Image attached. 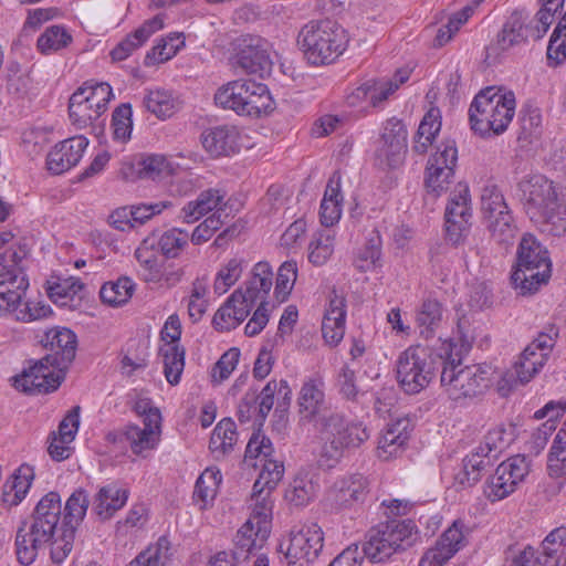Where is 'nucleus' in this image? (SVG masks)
Returning <instances> with one entry per match:
<instances>
[{"mask_svg":"<svg viewBox=\"0 0 566 566\" xmlns=\"http://www.w3.org/2000/svg\"><path fill=\"white\" fill-rule=\"evenodd\" d=\"M297 408L303 421H315L321 447L317 462L332 469L344 458L346 450L365 443L370 432L360 421H349L339 413L321 415L325 409L324 380L319 375L306 378L298 391Z\"/></svg>","mask_w":566,"mask_h":566,"instance_id":"obj_1","label":"nucleus"},{"mask_svg":"<svg viewBox=\"0 0 566 566\" xmlns=\"http://www.w3.org/2000/svg\"><path fill=\"white\" fill-rule=\"evenodd\" d=\"M459 343L444 340L440 348L443 359L440 382L452 400L474 397L488 389L494 379L495 370L489 365L462 366V356L468 353L476 335L464 318L458 324Z\"/></svg>","mask_w":566,"mask_h":566,"instance_id":"obj_2","label":"nucleus"},{"mask_svg":"<svg viewBox=\"0 0 566 566\" xmlns=\"http://www.w3.org/2000/svg\"><path fill=\"white\" fill-rule=\"evenodd\" d=\"M521 201L530 219L553 235L566 233V199L543 175L525 177L518 184Z\"/></svg>","mask_w":566,"mask_h":566,"instance_id":"obj_3","label":"nucleus"},{"mask_svg":"<svg viewBox=\"0 0 566 566\" xmlns=\"http://www.w3.org/2000/svg\"><path fill=\"white\" fill-rule=\"evenodd\" d=\"M74 526L32 517L29 527H20L15 536V553L21 565H31L39 552L51 545V559L61 564L71 553L74 543Z\"/></svg>","mask_w":566,"mask_h":566,"instance_id":"obj_4","label":"nucleus"},{"mask_svg":"<svg viewBox=\"0 0 566 566\" xmlns=\"http://www.w3.org/2000/svg\"><path fill=\"white\" fill-rule=\"evenodd\" d=\"M516 97L503 86L482 90L469 108L471 128L481 136L504 133L515 115Z\"/></svg>","mask_w":566,"mask_h":566,"instance_id":"obj_5","label":"nucleus"},{"mask_svg":"<svg viewBox=\"0 0 566 566\" xmlns=\"http://www.w3.org/2000/svg\"><path fill=\"white\" fill-rule=\"evenodd\" d=\"M297 44L310 64L327 65L347 50L349 35L346 29L334 20H312L300 30Z\"/></svg>","mask_w":566,"mask_h":566,"instance_id":"obj_6","label":"nucleus"},{"mask_svg":"<svg viewBox=\"0 0 566 566\" xmlns=\"http://www.w3.org/2000/svg\"><path fill=\"white\" fill-rule=\"evenodd\" d=\"M558 331L549 326L524 348L514 361L512 370L505 371L497 381V390L506 396L517 385L528 384L548 361L556 344Z\"/></svg>","mask_w":566,"mask_h":566,"instance_id":"obj_7","label":"nucleus"},{"mask_svg":"<svg viewBox=\"0 0 566 566\" xmlns=\"http://www.w3.org/2000/svg\"><path fill=\"white\" fill-rule=\"evenodd\" d=\"M214 103L241 116L259 117L273 109V98L268 86L253 80H233L214 93Z\"/></svg>","mask_w":566,"mask_h":566,"instance_id":"obj_8","label":"nucleus"},{"mask_svg":"<svg viewBox=\"0 0 566 566\" xmlns=\"http://www.w3.org/2000/svg\"><path fill=\"white\" fill-rule=\"evenodd\" d=\"M271 491L253 486L250 496V517L235 536L237 548L247 555L260 549L270 536L273 501Z\"/></svg>","mask_w":566,"mask_h":566,"instance_id":"obj_9","label":"nucleus"},{"mask_svg":"<svg viewBox=\"0 0 566 566\" xmlns=\"http://www.w3.org/2000/svg\"><path fill=\"white\" fill-rule=\"evenodd\" d=\"M114 98L112 86L106 82H85L70 97L69 115L73 125L82 129L98 119Z\"/></svg>","mask_w":566,"mask_h":566,"instance_id":"obj_10","label":"nucleus"},{"mask_svg":"<svg viewBox=\"0 0 566 566\" xmlns=\"http://www.w3.org/2000/svg\"><path fill=\"white\" fill-rule=\"evenodd\" d=\"M397 380L407 394H418L434 378L436 367L429 352L420 346H409L397 358Z\"/></svg>","mask_w":566,"mask_h":566,"instance_id":"obj_11","label":"nucleus"},{"mask_svg":"<svg viewBox=\"0 0 566 566\" xmlns=\"http://www.w3.org/2000/svg\"><path fill=\"white\" fill-rule=\"evenodd\" d=\"M323 546L322 527L311 523L291 531L280 541L277 549L290 566H310L318 558Z\"/></svg>","mask_w":566,"mask_h":566,"instance_id":"obj_12","label":"nucleus"},{"mask_svg":"<svg viewBox=\"0 0 566 566\" xmlns=\"http://www.w3.org/2000/svg\"><path fill=\"white\" fill-rule=\"evenodd\" d=\"M411 535L412 527L405 521L378 524L366 534L363 553L373 563L384 562L397 552Z\"/></svg>","mask_w":566,"mask_h":566,"instance_id":"obj_13","label":"nucleus"},{"mask_svg":"<svg viewBox=\"0 0 566 566\" xmlns=\"http://www.w3.org/2000/svg\"><path fill=\"white\" fill-rule=\"evenodd\" d=\"M530 473L525 455L516 454L502 461L483 486L485 497L494 503L512 495L524 483Z\"/></svg>","mask_w":566,"mask_h":566,"instance_id":"obj_14","label":"nucleus"},{"mask_svg":"<svg viewBox=\"0 0 566 566\" xmlns=\"http://www.w3.org/2000/svg\"><path fill=\"white\" fill-rule=\"evenodd\" d=\"M65 367L57 365L51 356L36 360L28 369L12 378V386L24 394H49L55 391L63 378Z\"/></svg>","mask_w":566,"mask_h":566,"instance_id":"obj_15","label":"nucleus"},{"mask_svg":"<svg viewBox=\"0 0 566 566\" xmlns=\"http://www.w3.org/2000/svg\"><path fill=\"white\" fill-rule=\"evenodd\" d=\"M481 210L494 240L510 242L515 235V226L503 195L495 185H486L481 191Z\"/></svg>","mask_w":566,"mask_h":566,"instance_id":"obj_16","label":"nucleus"},{"mask_svg":"<svg viewBox=\"0 0 566 566\" xmlns=\"http://www.w3.org/2000/svg\"><path fill=\"white\" fill-rule=\"evenodd\" d=\"M181 331V321L177 314L169 315L160 331L159 355L165 377L170 385L179 384L185 367V349L179 343Z\"/></svg>","mask_w":566,"mask_h":566,"instance_id":"obj_17","label":"nucleus"},{"mask_svg":"<svg viewBox=\"0 0 566 566\" xmlns=\"http://www.w3.org/2000/svg\"><path fill=\"white\" fill-rule=\"evenodd\" d=\"M161 439V424L157 417H150L148 423L138 426L129 423L122 430L107 434V441L113 444H125L130 451L143 459L148 458L159 446Z\"/></svg>","mask_w":566,"mask_h":566,"instance_id":"obj_18","label":"nucleus"},{"mask_svg":"<svg viewBox=\"0 0 566 566\" xmlns=\"http://www.w3.org/2000/svg\"><path fill=\"white\" fill-rule=\"evenodd\" d=\"M458 148L453 140H443L426 165L424 186L429 192L441 195L454 177Z\"/></svg>","mask_w":566,"mask_h":566,"instance_id":"obj_19","label":"nucleus"},{"mask_svg":"<svg viewBox=\"0 0 566 566\" xmlns=\"http://www.w3.org/2000/svg\"><path fill=\"white\" fill-rule=\"evenodd\" d=\"M446 232L452 244L460 243L469 233L472 217L471 193L468 184L458 182L446 207Z\"/></svg>","mask_w":566,"mask_h":566,"instance_id":"obj_20","label":"nucleus"},{"mask_svg":"<svg viewBox=\"0 0 566 566\" xmlns=\"http://www.w3.org/2000/svg\"><path fill=\"white\" fill-rule=\"evenodd\" d=\"M233 63L248 74L262 75L272 66L271 44L259 35L244 34L233 42Z\"/></svg>","mask_w":566,"mask_h":566,"instance_id":"obj_21","label":"nucleus"},{"mask_svg":"<svg viewBox=\"0 0 566 566\" xmlns=\"http://www.w3.org/2000/svg\"><path fill=\"white\" fill-rule=\"evenodd\" d=\"M407 151V129L397 118L386 122L376 156L386 167L395 168L402 164Z\"/></svg>","mask_w":566,"mask_h":566,"instance_id":"obj_22","label":"nucleus"},{"mask_svg":"<svg viewBox=\"0 0 566 566\" xmlns=\"http://www.w3.org/2000/svg\"><path fill=\"white\" fill-rule=\"evenodd\" d=\"M88 144V139L83 135L57 143L46 156L48 169L54 175H60L75 167L83 158Z\"/></svg>","mask_w":566,"mask_h":566,"instance_id":"obj_23","label":"nucleus"},{"mask_svg":"<svg viewBox=\"0 0 566 566\" xmlns=\"http://www.w3.org/2000/svg\"><path fill=\"white\" fill-rule=\"evenodd\" d=\"M368 492L367 479L358 473L338 478L328 492V500L337 510L363 502Z\"/></svg>","mask_w":566,"mask_h":566,"instance_id":"obj_24","label":"nucleus"},{"mask_svg":"<svg viewBox=\"0 0 566 566\" xmlns=\"http://www.w3.org/2000/svg\"><path fill=\"white\" fill-rule=\"evenodd\" d=\"M129 490L119 482H109L96 491L92 500V512L101 521L111 520L127 503Z\"/></svg>","mask_w":566,"mask_h":566,"instance_id":"obj_25","label":"nucleus"},{"mask_svg":"<svg viewBox=\"0 0 566 566\" xmlns=\"http://www.w3.org/2000/svg\"><path fill=\"white\" fill-rule=\"evenodd\" d=\"M252 307L251 298H245L243 289H238L216 312L213 325L220 332L234 329L248 317Z\"/></svg>","mask_w":566,"mask_h":566,"instance_id":"obj_26","label":"nucleus"},{"mask_svg":"<svg viewBox=\"0 0 566 566\" xmlns=\"http://www.w3.org/2000/svg\"><path fill=\"white\" fill-rule=\"evenodd\" d=\"M346 328V303L345 298L333 293L325 308L322 321V335L325 343L331 346H337L345 335Z\"/></svg>","mask_w":566,"mask_h":566,"instance_id":"obj_27","label":"nucleus"},{"mask_svg":"<svg viewBox=\"0 0 566 566\" xmlns=\"http://www.w3.org/2000/svg\"><path fill=\"white\" fill-rule=\"evenodd\" d=\"M410 432L411 424L408 419L399 418L388 423L378 440V457L382 460H390L401 454L410 438Z\"/></svg>","mask_w":566,"mask_h":566,"instance_id":"obj_28","label":"nucleus"},{"mask_svg":"<svg viewBox=\"0 0 566 566\" xmlns=\"http://www.w3.org/2000/svg\"><path fill=\"white\" fill-rule=\"evenodd\" d=\"M84 285L78 277L51 275L46 282L50 300L61 307L75 310L80 306Z\"/></svg>","mask_w":566,"mask_h":566,"instance_id":"obj_29","label":"nucleus"},{"mask_svg":"<svg viewBox=\"0 0 566 566\" xmlns=\"http://www.w3.org/2000/svg\"><path fill=\"white\" fill-rule=\"evenodd\" d=\"M42 343L44 347L51 352L46 356H51L57 365H62L66 368L75 357L77 344L76 335L66 327L49 329Z\"/></svg>","mask_w":566,"mask_h":566,"instance_id":"obj_30","label":"nucleus"},{"mask_svg":"<svg viewBox=\"0 0 566 566\" xmlns=\"http://www.w3.org/2000/svg\"><path fill=\"white\" fill-rule=\"evenodd\" d=\"M165 27V17L157 14L146 20L138 29L122 40L111 52L114 61H124L136 50L143 46L147 40Z\"/></svg>","mask_w":566,"mask_h":566,"instance_id":"obj_31","label":"nucleus"},{"mask_svg":"<svg viewBox=\"0 0 566 566\" xmlns=\"http://www.w3.org/2000/svg\"><path fill=\"white\" fill-rule=\"evenodd\" d=\"M226 193L220 189L202 191L195 200L187 202L180 210V219L186 223H193L209 212L221 214Z\"/></svg>","mask_w":566,"mask_h":566,"instance_id":"obj_32","label":"nucleus"},{"mask_svg":"<svg viewBox=\"0 0 566 566\" xmlns=\"http://www.w3.org/2000/svg\"><path fill=\"white\" fill-rule=\"evenodd\" d=\"M240 133L234 126H218L201 135L203 148L211 156H228L239 150Z\"/></svg>","mask_w":566,"mask_h":566,"instance_id":"obj_33","label":"nucleus"},{"mask_svg":"<svg viewBox=\"0 0 566 566\" xmlns=\"http://www.w3.org/2000/svg\"><path fill=\"white\" fill-rule=\"evenodd\" d=\"M29 287L28 276L0 279V317L14 318Z\"/></svg>","mask_w":566,"mask_h":566,"instance_id":"obj_34","label":"nucleus"},{"mask_svg":"<svg viewBox=\"0 0 566 566\" xmlns=\"http://www.w3.org/2000/svg\"><path fill=\"white\" fill-rule=\"evenodd\" d=\"M444 314L446 310L438 300H423L415 311V323L420 337H434L444 322Z\"/></svg>","mask_w":566,"mask_h":566,"instance_id":"obj_35","label":"nucleus"},{"mask_svg":"<svg viewBox=\"0 0 566 566\" xmlns=\"http://www.w3.org/2000/svg\"><path fill=\"white\" fill-rule=\"evenodd\" d=\"M344 196L340 188V176L334 172L328 180L319 207V221L325 228L338 223L343 213Z\"/></svg>","mask_w":566,"mask_h":566,"instance_id":"obj_36","label":"nucleus"},{"mask_svg":"<svg viewBox=\"0 0 566 566\" xmlns=\"http://www.w3.org/2000/svg\"><path fill=\"white\" fill-rule=\"evenodd\" d=\"M34 476L33 467L21 464L3 484L2 502L9 507L19 505L29 493Z\"/></svg>","mask_w":566,"mask_h":566,"instance_id":"obj_37","label":"nucleus"},{"mask_svg":"<svg viewBox=\"0 0 566 566\" xmlns=\"http://www.w3.org/2000/svg\"><path fill=\"white\" fill-rule=\"evenodd\" d=\"M136 170V178L163 180L177 172L179 164L164 155H148L139 158L129 167Z\"/></svg>","mask_w":566,"mask_h":566,"instance_id":"obj_38","label":"nucleus"},{"mask_svg":"<svg viewBox=\"0 0 566 566\" xmlns=\"http://www.w3.org/2000/svg\"><path fill=\"white\" fill-rule=\"evenodd\" d=\"M409 69H400L390 77L369 78L366 81L369 88V104L380 107L382 104L410 77Z\"/></svg>","mask_w":566,"mask_h":566,"instance_id":"obj_39","label":"nucleus"},{"mask_svg":"<svg viewBox=\"0 0 566 566\" xmlns=\"http://www.w3.org/2000/svg\"><path fill=\"white\" fill-rule=\"evenodd\" d=\"M273 284V272L269 263H256L251 272V277L244 283L243 296L251 298V304L254 305L258 301L264 302Z\"/></svg>","mask_w":566,"mask_h":566,"instance_id":"obj_40","label":"nucleus"},{"mask_svg":"<svg viewBox=\"0 0 566 566\" xmlns=\"http://www.w3.org/2000/svg\"><path fill=\"white\" fill-rule=\"evenodd\" d=\"M516 265L537 266L539 269L542 268L543 271L547 268L552 269L547 250L530 233H525L520 241L516 251Z\"/></svg>","mask_w":566,"mask_h":566,"instance_id":"obj_41","label":"nucleus"},{"mask_svg":"<svg viewBox=\"0 0 566 566\" xmlns=\"http://www.w3.org/2000/svg\"><path fill=\"white\" fill-rule=\"evenodd\" d=\"M551 271L552 269L549 268L543 271L542 268L539 269L537 266L515 265L511 275L512 285L518 294H533L548 282Z\"/></svg>","mask_w":566,"mask_h":566,"instance_id":"obj_42","label":"nucleus"},{"mask_svg":"<svg viewBox=\"0 0 566 566\" xmlns=\"http://www.w3.org/2000/svg\"><path fill=\"white\" fill-rule=\"evenodd\" d=\"M526 20L527 17L520 11L513 12L507 18L496 39V45L501 51H506L526 42L530 38Z\"/></svg>","mask_w":566,"mask_h":566,"instance_id":"obj_43","label":"nucleus"},{"mask_svg":"<svg viewBox=\"0 0 566 566\" xmlns=\"http://www.w3.org/2000/svg\"><path fill=\"white\" fill-rule=\"evenodd\" d=\"M28 251L21 244L13 242V238L0 250V279L13 275L27 276L24 272Z\"/></svg>","mask_w":566,"mask_h":566,"instance_id":"obj_44","label":"nucleus"},{"mask_svg":"<svg viewBox=\"0 0 566 566\" xmlns=\"http://www.w3.org/2000/svg\"><path fill=\"white\" fill-rule=\"evenodd\" d=\"M222 475L217 468H207L197 479L193 500L201 510L207 509L214 501Z\"/></svg>","mask_w":566,"mask_h":566,"instance_id":"obj_45","label":"nucleus"},{"mask_svg":"<svg viewBox=\"0 0 566 566\" xmlns=\"http://www.w3.org/2000/svg\"><path fill=\"white\" fill-rule=\"evenodd\" d=\"M335 231L321 229L313 233L308 243V261L316 265H324L333 255L335 248Z\"/></svg>","mask_w":566,"mask_h":566,"instance_id":"obj_46","label":"nucleus"},{"mask_svg":"<svg viewBox=\"0 0 566 566\" xmlns=\"http://www.w3.org/2000/svg\"><path fill=\"white\" fill-rule=\"evenodd\" d=\"M171 560V544L166 536H161L133 559L128 566H169Z\"/></svg>","mask_w":566,"mask_h":566,"instance_id":"obj_47","label":"nucleus"},{"mask_svg":"<svg viewBox=\"0 0 566 566\" xmlns=\"http://www.w3.org/2000/svg\"><path fill=\"white\" fill-rule=\"evenodd\" d=\"M317 493V485L308 472H298L285 491V499L294 506L307 505Z\"/></svg>","mask_w":566,"mask_h":566,"instance_id":"obj_48","label":"nucleus"},{"mask_svg":"<svg viewBox=\"0 0 566 566\" xmlns=\"http://www.w3.org/2000/svg\"><path fill=\"white\" fill-rule=\"evenodd\" d=\"M441 129V115L437 107H431L423 116L415 137V151L424 154Z\"/></svg>","mask_w":566,"mask_h":566,"instance_id":"obj_49","label":"nucleus"},{"mask_svg":"<svg viewBox=\"0 0 566 566\" xmlns=\"http://www.w3.org/2000/svg\"><path fill=\"white\" fill-rule=\"evenodd\" d=\"M136 284L127 276L109 281L102 285L99 295L105 304L118 307L126 304L135 292Z\"/></svg>","mask_w":566,"mask_h":566,"instance_id":"obj_50","label":"nucleus"},{"mask_svg":"<svg viewBox=\"0 0 566 566\" xmlns=\"http://www.w3.org/2000/svg\"><path fill=\"white\" fill-rule=\"evenodd\" d=\"M471 527L463 518L454 520L437 539L449 553L455 556L469 544Z\"/></svg>","mask_w":566,"mask_h":566,"instance_id":"obj_51","label":"nucleus"},{"mask_svg":"<svg viewBox=\"0 0 566 566\" xmlns=\"http://www.w3.org/2000/svg\"><path fill=\"white\" fill-rule=\"evenodd\" d=\"M73 41L71 33L63 25H51L36 40V49L44 55L56 53L67 48Z\"/></svg>","mask_w":566,"mask_h":566,"instance_id":"obj_52","label":"nucleus"},{"mask_svg":"<svg viewBox=\"0 0 566 566\" xmlns=\"http://www.w3.org/2000/svg\"><path fill=\"white\" fill-rule=\"evenodd\" d=\"M144 106L158 118H166L174 114L177 101L170 91L165 88H149L144 96Z\"/></svg>","mask_w":566,"mask_h":566,"instance_id":"obj_53","label":"nucleus"},{"mask_svg":"<svg viewBox=\"0 0 566 566\" xmlns=\"http://www.w3.org/2000/svg\"><path fill=\"white\" fill-rule=\"evenodd\" d=\"M514 428L512 426L499 424L488 431L484 440L480 443L479 450L483 454L495 458L514 441Z\"/></svg>","mask_w":566,"mask_h":566,"instance_id":"obj_54","label":"nucleus"},{"mask_svg":"<svg viewBox=\"0 0 566 566\" xmlns=\"http://www.w3.org/2000/svg\"><path fill=\"white\" fill-rule=\"evenodd\" d=\"M490 454H483L478 447L463 459V468L457 474V481L463 486L475 484L480 480L482 472L490 464Z\"/></svg>","mask_w":566,"mask_h":566,"instance_id":"obj_55","label":"nucleus"},{"mask_svg":"<svg viewBox=\"0 0 566 566\" xmlns=\"http://www.w3.org/2000/svg\"><path fill=\"white\" fill-rule=\"evenodd\" d=\"M566 527L560 526L551 531L542 542L539 564L552 566L558 558L565 555Z\"/></svg>","mask_w":566,"mask_h":566,"instance_id":"obj_56","label":"nucleus"},{"mask_svg":"<svg viewBox=\"0 0 566 566\" xmlns=\"http://www.w3.org/2000/svg\"><path fill=\"white\" fill-rule=\"evenodd\" d=\"M185 46L182 33H169L160 39L146 55L147 64H160L171 60Z\"/></svg>","mask_w":566,"mask_h":566,"instance_id":"obj_57","label":"nucleus"},{"mask_svg":"<svg viewBox=\"0 0 566 566\" xmlns=\"http://www.w3.org/2000/svg\"><path fill=\"white\" fill-rule=\"evenodd\" d=\"M238 440L235 423L231 419H222L213 429L209 448L218 454L224 455L228 453Z\"/></svg>","mask_w":566,"mask_h":566,"instance_id":"obj_58","label":"nucleus"},{"mask_svg":"<svg viewBox=\"0 0 566 566\" xmlns=\"http://www.w3.org/2000/svg\"><path fill=\"white\" fill-rule=\"evenodd\" d=\"M243 272V260L231 258L223 262L213 281V291L218 295L227 293L241 277Z\"/></svg>","mask_w":566,"mask_h":566,"instance_id":"obj_59","label":"nucleus"},{"mask_svg":"<svg viewBox=\"0 0 566 566\" xmlns=\"http://www.w3.org/2000/svg\"><path fill=\"white\" fill-rule=\"evenodd\" d=\"M547 471L553 478L566 474V420L558 431L547 455Z\"/></svg>","mask_w":566,"mask_h":566,"instance_id":"obj_60","label":"nucleus"},{"mask_svg":"<svg viewBox=\"0 0 566 566\" xmlns=\"http://www.w3.org/2000/svg\"><path fill=\"white\" fill-rule=\"evenodd\" d=\"M274 396L277 400L282 399L283 403H289L292 398V390L285 379L270 380L262 389L259 399L260 413L266 416L274 405Z\"/></svg>","mask_w":566,"mask_h":566,"instance_id":"obj_61","label":"nucleus"},{"mask_svg":"<svg viewBox=\"0 0 566 566\" xmlns=\"http://www.w3.org/2000/svg\"><path fill=\"white\" fill-rule=\"evenodd\" d=\"M354 266L360 272H374L381 266L380 241L378 238L369 239L357 250Z\"/></svg>","mask_w":566,"mask_h":566,"instance_id":"obj_62","label":"nucleus"},{"mask_svg":"<svg viewBox=\"0 0 566 566\" xmlns=\"http://www.w3.org/2000/svg\"><path fill=\"white\" fill-rule=\"evenodd\" d=\"M134 256L138 264V274L145 282L149 283L153 275L164 259L159 258L154 248L144 240L135 250Z\"/></svg>","mask_w":566,"mask_h":566,"instance_id":"obj_63","label":"nucleus"},{"mask_svg":"<svg viewBox=\"0 0 566 566\" xmlns=\"http://www.w3.org/2000/svg\"><path fill=\"white\" fill-rule=\"evenodd\" d=\"M476 6H465L461 11L452 14L446 25L439 28L437 35L433 40V45L441 48L452 40L460 28L468 22V20L475 12Z\"/></svg>","mask_w":566,"mask_h":566,"instance_id":"obj_64","label":"nucleus"}]
</instances>
